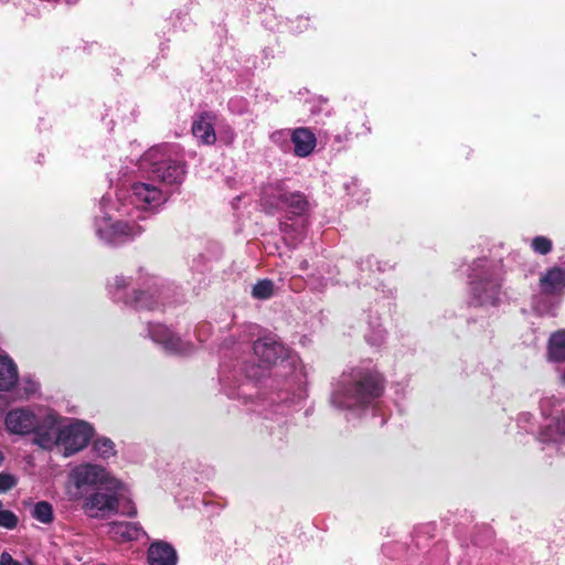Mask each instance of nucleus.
Instances as JSON below:
<instances>
[{
	"instance_id": "b1692460",
	"label": "nucleus",
	"mask_w": 565,
	"mask_h": 565,
	"mask_svg": "<svg viewBox=\"0 0 565 565\" xmlns=\"http://www.w3.org/2000/svg\"><path fill=\"white\" fill-rule=\"evenodd\" d=\"M532 247L535 252L545 255L552 249V242L544 236H537L532 241Z\"/></svg>"
},
{
	"instance_id": "f3484780",
	"label": "nucleus",
	"mask_w": 565,
	"mask_h": 565,
	"mask_svg": "<svg viewBox=\"0 0 565 565\" xmlns=\"http://www.w3.org/2000/svg\"><path fill=\"white\" fill-rule=\"evenodd\" d=\"M192 132L198 140L205 145H213L216 140L210 115H204L196 119L193 122Z\"/></svg>"
},
{
	"instance_id": "c85d7f7f",
	"label": "nucleus",
	"mask_w": 565,
	"mask_h": 565,
	"mask_svg": "<svg viewBox=\"0 0 565 565\" xmlns=\"http://www.w3.org/2000/svg\"><path fill=\"white\" fill-rule=\"evenodd\" d=\"M125 514L128 516H135L137 514V509L134 505H131L129 510L125 512Z\"/></svg>"
},
{
	"instance_id": "9d476101",
	"label": "nucleus",
	"mask_w": 565,
	"mask_h": 565,
	"mask_svg": "<svg viewBox=\"0 0 565 565\" xmlns=\"http://www.w3.org/2000/svg\"><path fill=\"white\" fill-rule=\"evenodd\" d=\"M108 534L118 542L139 541L146 536L142 527L132 522H113L109 524Z\"/></svg>"
},
{
	"instance_id": "bb28decb",
	"label": "nucleus",
	"mask_w": 565,
	"mask_h": 565,
	"mask_svg": "<svg viewBox=\"0 0 565 565\" xmlns=\"http://www.w3.org/2000/svg\"><path fill=\"white\" fill-rule=\"evenodd\" d=\"M130 284L129 279L124 276H117L114 280V284L110 285V288H115L117 291L124 289Z\"/></svg>"
},
{
	"instance_id": "6ab92c4d",
	"label": "nucleus",
	"mask_w": 565,
	"mask_h": 565,
	"mask_svg": "<svg viewBox=\"0 0 565 565\" xmlns=\"http://www.w3.org/2000/svg\"><path fill=\"white\" fill-rule=\"evenodd\" d=\"M33 516L44 524H49L53 520V508L46 501L38 502L33 509Z\"/></svg>"
},
{
	"instance_id": "4468645a",
	"label": "nucleus",
	"mask_w": 565,
	"mask_h": 565,
	"mask_svg": "<svg viewBox=\"0 0 565 565\" xmlns=\"http://www.w3.org/2000/svg\"><path fill=\"white\" fill-rule=\"evenodd\" d=\"M500 284L494 279H481L475 281L472 291L481 305H494L498 300Z\"/></svg>"
},
{
	"instance_id": "20e7f679",
	"label": "nucleus",
	"mask_w": 565,
	"mask_h": 565,
	"mask_svg": "<svg viewBox=\"0 0 565 565\" xmlns=\"http://www.w3.org/2000/svg\"><path fill=\"white\" fill-rule=\"evenodd\" d=\"M51 428L47 430L52 440L47 446H41L44 450L61 447L63 455L70 457L84 449L93 437V428L85 422L67 419L53 413Z\"/></svg>"
},
{
	"instance_id": "f03ea898",
	"label": "nucleus",
	"mask_w": 565,
	"mask_h": 565,
	"mask_svg": "<svg viewBox=\"0 0 565 565\" xmlns=\"http://www.w3.org/2000/svg\"><path fill=\"white\" fill-rule=\"evenodd\" d=\"M381 392L382 381L376 372L354 370L341 376L331 402L339 408H353L371 403Z\"/></svg>"
},
{
	"instance_id": "ddd939ff",
	"label": "nucleus",
	"mask_w": 565,
	"mask_h": 565,
	"mask_svg": "<svg viewBox=\"0 0 565 565\" xmlns=\"http://www.w3.org/2000/svg\"><path fill=\"white\" fill-rule=\"evenodd\" d=\"M149 565H175L177 553L174 548L164 542H156L148 550Z\"/></svg>"
},
{
	"instance_id": "39448f33",
	"label": "nucleus",
	"mask_w": 565,
	"mask_h": 565,
	"mask_svg": "<svg viewBox=\"0 0 565 565\" xmlns=\"http://www.w3.org/2000/svg\"><path fill=\"white\" fill-rule=\"evenodd\" d=\"M92 487L114 490L122 489L124 483L99 465L82 463L71 470L66 486V494L71 501L83 500L84 490Z\"/></svg>"
},
{
	"instance_id": "1a4fd4ad",
	"label": "nucleus",
	"mask_w": 565,
	"mask_h": 565,
	"mask_svg": "<svg viewBox=\"0 0 565 565\" xmlns=\"http://www.w3.org/2000/svg\"><path fill=\"white\" fill-rule=\"evenodd\" d=\"M274 201L264 199V205L269 209H287L292 214H302L307 209V201L300 193H281L277 191L273 194Z\"/></svg>"
},
{
	"instance_id": "aec40b11",
	"label": "nucleus",
	"mask_w": 565,
	"mask_h": 565,
	"mask_svg": "<svg viewBox=\"0 0 565 565\" xmlns=\"http://www.w3.org/2000/svg\"><path fill=\"white\" fill-rule=\"evenodd\" d=\"M93 448L102 458H109L115 455V445L108 438H99L94 441Z\"/></svg>"
},
{
	"instance_id": "393cba45",
	"label": "nucleus",
	"mask_w": 565,
	"mask_h": 565,
	"mask_svg": "<svg viewBox=\"0 0 565 565\" xmlns=\"http://www.w3.org/2000/svg\"><path fill=\"white\" fill-rule=\"evenodd\" d=\"M17 484V479L10 473H0V493L12 489Z\"/></svg>"
},
{
	"instance_id": "f257e3e1",
	"label": "nucleus",
	"mask_w": 565,
	"mask_h": 565,
	"mask_svg": "<svg viewBox=\"0 0 565 565\" xmlns=\"http://www.w3.org/2000/svg\"><path fill=\"white\" fill-rule=\"evenodd\" d=\"M129 204L121 203L114 207L111 201L103 198L100 210L103 215L95 221L96 234L106 242H116L139 235L143 228L137 224L136 218L143 220L141 211H152L161 206L168 194L160 188L148 182H136L131 185Z\"/></svg>"
},
{
	"instance_id": "dca6fc26",
	"label": "nucleus",
	"mask_w": 565,
	"mask_h": 565,
	"mask_svg": "<svg viewBox=\"0 0 565 565\" xmlns=\"http://www.w3.org/2000/svg\"><path fill=\"white\" fill-rule=\"evenodd\" d=\"M17 382V365L8 355L0 354V391H10Z\"/></svg>"
},
{
	"instance_id": "9b49d317",
	"label": "nucleus",
	"mask_w": 565,
	"mask_h": 565,
	"mask_svg": "<svg viewBox=\"0 0 565 565\" xmlns=\"http://www.w3.org/2000/svg\"><path fill=\"white\" fill-rule=\"evenodd\" d=\"M290 139L294 145V153L300 158L311 154L317 145L315 134L308 128H297L292 130Z\"/></svg>"
},
{
	"instance_id": "2eb2a0df",
	"label": "nucleus",
	"mask_w": 565,
	"mask_h": 565,
	"mask_svg": "<svg viewBox=\"0 0 565 565\" xmlns=\"http://www.w3.org/2000/svg\"><path fill=\"white\" fill-rule=\"evenodd\" d=\"M541 289L545 295H557L565 290V271L559 268L548 270L541 278Z\"/></svg>"
},
{
	"instance_id": "a211bd4d",
	"label": "nucleus",
	"mask_w": 565,
	"mask_h": 565,
	"mask_svg": "<svg viewBox=\"0 0 565 565\" xmlns=\"http://www.w3.org/2000/svg\"><path fill=\"white\" fill-rule=\"evenodd\" d=\"M548 351L551 359L555 361L565 360V330L551 335Z\"/></svg>"
},
{
	"instance_id": "7c9ffc66",
	"label": "nucleus",
	"mask_w": 565,
	"mask_h": 565,
	"mask_svg": "<svg viewBox=\"0 0 565 565\" xmlns=\"http://www.w3.org/2000/svg\"><path fill=\"white\" fill-rule=\"evenodd\" d=\"M563 380H564V382H565V372H564V375H563Z\"/></svg>"
},
{
	"instance_id": "4be33fe9",
	"label": "nucleus",
	"mask_w": 565,
	"mask_h": 565,
	"mask_svg": "<svg viewBox=\"0 0 565 565\" xmlns=\"http://www.w3.org/2000/svg\"><path fill=\"white\" fill-rule=\"evenodd\" d=\"M153 292L150 290L147 291H140L132 300L131 303L137 306L138 308H152L153 305Z\"/></svg>"
},
{
	"instance_id": "5701e85b",
	"label": "nucleus",
	"mask_w": 565,
	"mask_h": 565,
	"mask_svg": "<svg viewBox=\"0 0 565 565\" xmlns=\"http://www.w3.org/2000/svg\"><path fill=\"white\" fill-rule=\"evenodd\" d=\"M18 525V516L9 511L0 509V527L12 530Z\"/></svg>"
},
{
	"instance_id": "f8f14e48",
	"label": "nucleus",
	"mask_w": 565,
	"mask_h": 565,
	"mask_svg": "<svg viewBox=\"0 0 565 565\" xmlns=\"http://www.w3.org/2000/svg\"><path fill=\"white\" fill-rule=\"evenodd\" d=\"M284 348L271 338H264L255 342L254 353L265 365L275 364L282 354Z\"/></svg>"
},
{
	"instance_id": "7ed1b4c3",
	"label": "nucleus",
	"mask_w": 565,
	"mask_h": 565,
	"mask_svg": "<svg viewBox=\"0 0 565 565\" xmlns=\"http://www.w3.org/2000/svg\"><path fill=\"white\" fill-rule=\"evenodd\" d=\"M54 409L45 406L15 407L4 416V427L8 433L18 436L33 435V444L41 448L51 443L47 431L52 424Z\"/></svg>"
},
{
	"instance_id": "cd10ccee",
	"label": "nucleus",
	"mask_w": 565,
	"mask_h": 565,
	"mask_svg": "<svg viewBox=\"0 0 565 565\" xmlns=\"http://www.w3.org/2000/svg\"><path fill=\"white\" fill-rule=\"evenodd\" d=\"M38 387H39V385L36 382H34L32 380L25 381L24 391L28 396L34 394L38 391Z\"/></svg>"
},
{
	"instance_id": "a878e982",
	"label": "nucleus",
	"mask_w": 565,
	"mask_h": 565,
	"mask_svg": "<svg viewBox=\"0 0 565 565\" xmlns=\"http://www.w3.org/2000/svg\"><path fill=\"white\" fill-rule=\"evenodd\" d=\"M551 431L550 438L553 440H557L558 438L565 437V418L558 419L554 427L548 428Z\"/></svg>"
},
{
	"instance_id": "6e6552de",
	"label": "nucleus",
	"mask_w": 565,
	"mask_h": 565,
	"mask_svg": "<svg viewBox=\"0 0 565 565\" xmlns=\"http://www.w3.org/2000/svg\"><path fill=\"white\" fill-rule=\"evenodd\" d=\"M149 333L154 342L161 344L164 350L171 353H186L191 349L189 342H184L162 324L150 327Z\"/></svg>"
},
{
	"instance_id": "412c9836",
	"label": "nucleus",
	"mask_w": 565,
	"mask_h": 565,
	"mask_svg": "<svg viewBox=\"0 0 565 565\" xmlns=\"http://www.w3.org/2000/svg\"><path fill=\"white\" fill-rule=\"evenodd\" d=\"M274 292V284L270 280H260L254 287L252 295L257 299H267Z\"/></svg>"
},
{
	"instance_id": "423d86ee",
	"label": "nucleus",
	"mask_w": 565,
	"mask_h": 565,
	"mask_svg": "<svg viewBox=\"0 0 565 565\" xmlns=\"http://www.w3.org/2000/svg\"><path fill=\"white\" fill-rule=\"evenodd\" d=\"M141 167L148 169L162 183L180 184L185 175V168L177 147L156 146L141 158Z\"/></svg>"
},
{
	"instance_id": "0eeeda50",
	"label": "nucleus",
	"mask_w": 565,
	"mask_h": 565,
	"mask_svg": "<svg viewBox=\"0 0 565 565\" xmlns=\"http://www.w3.org/2000/svg\"><path fill=\"white\" fill-rule=\"evenodd\" d=\"M122 490L124 488L105 491L96 490L84 498V512L95 519H105L117 513L119 507L118 495Z\"/></svg>"
},
{
	"instance_id": "c756f323",
	"label": "nucleus",
	"mask_w": 565,
	"mask_h": 565,
	"mask_svg": "<svg viewBox=\"0 0 565 565\" xmlns=\"http://www.w3.org/2000/svg\"><path fill=\"white\" fill-rule=\"evenodd\" d=\"M307 267H308V263L307 262L301 263V268L302 269H307Z\"/></svg>"
}]
</instances>
